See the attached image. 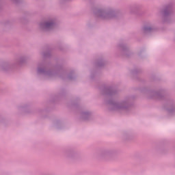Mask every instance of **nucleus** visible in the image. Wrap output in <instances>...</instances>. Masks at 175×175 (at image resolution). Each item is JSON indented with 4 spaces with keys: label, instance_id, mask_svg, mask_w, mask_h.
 I'll return each mask as SVG.
<instances>
[{
    "label": "nucleus",
    "instance_id": "nucleus-2",
    "mask_svg": "<svg viewBox=\"0 0 175 175\" xmlns=\"http://www.w3.org/2000/svg\"><path fill=\"white\" fill-rule=\"evenodd\" d=\"M107 105H109L110 110H114L115 111H123L131 106L129 99L128 98L119 102H114L113 100H111L107 102Z\"/></svg>",
    "mask_w": 175,
    "mask_h": 175
},
{
    "label": "nucleus",
    "instance_id": "nucleus-10",
    "mask_svg": "<svg viewBox=\"0 0 175 175\" xmlns=\"http://www.w3.org/2000/svg\"><path fill=\"white\" fill-rule=\"evenodd\" d=\"M27 59H28V57H27V56H21L16 59V62L17 65H23V64H25V62H27Z\"/></svg>",
    "mask_w": 175,
    "mask_h": 175
},
{
    "label": "nucleus",
    "instance_id": "nucleus-15",
    "mask_svg": "<svg viewBox=\"0 0 175 175\" xmlns=\"http://www.w3.org/2000/svg\"><path fill=\"white\" fill-rule=\"evenodd\" d=\"M168 112H169L170 114H174V113H175V108L173 107L172 109H169V110H168Z\"/></svg>",
    "mask_w": 175,
    "mask_h": 175
},
{
    "label": "nucleus",
    "instance_id": "nucleus-13",
    "mask_svg": "<svg viewBox=\"0 0 175 175\" xmlns=\"http://www.w3.org/2000/svg\"><path fill=\"white\" fill-rule=\"evenodd\" d=\"M8 68H10V65L5 64L2 66L3 70H8Z\"/></svg>",
    "mask_w": 175,
    "mask_h": 175
},
{
    "label": "nucleus",
    "instance_id": "nucleus-14",
    "mask_svg": "<svg viewBox=\"0 0 175 175\" xmlns=\"http://www.w3.org/2000/svg\"><path fill=\"white\" fill-rule=\"evenodd\" d=\"M18 109L19 110V111H25L27 110V108L25 107V106H19L18 107Z\"/></svg>",
    "mask_w": 175,
    "mask_h": 175
},
{
    "label": "nucleus",
    "instance_id": "nucleus-5",
    "mask_svg": "<svg viewBox=\"0 0 175 175\" xmlns=\"http://www.w3.org/2000/svg\"><path fill=\"white\" fill-rule=\"evenodd\" d=\"M116 154V151L113 150H105L100 152L98 157L100 159H103L104 161H107Z\"/></svg>",
    "mask_w": 175,
    "mask_h": 175
},
{
    "label": "nucleus",
    "instance_id": "nucleus-3",
    "mask_svg": "<svg viewBox=\"0 0 175 175\" xmlns=\"http://www.w3.org/2000/svg\"><path fill=\"white\" fill-rule=\"evenodd\" d=\"M95 15L102 20H111L116 17V11L110 7L102 8L95 12Z\"/></svg>",
    "mask_w": 175,
    "mask_h": 175
},
{
    "label": "nucleus",
    "instance_id": "nucleus-19",
    "mask_svg": "<svg viewBox=\"0 0 175 175\" xmlns=\"http://www.w3.org/2000/svg\"><path fill=\"white\" fill-rule=\"evenodd\" d=\"M124 137H126V134H124Z\"/></svg>",
    "mask_w": 175,
    "mask_h": 175
},
{
    "label": "nucleus",
    "instance_id": "nucleus-4",
    "mask_svg": "<svg viewBox=\"0 0 175 175\" xmlns=\"http://www.w3.org/2000/svg\"><path fill=\"white\" fill-rule=\"evenodd\" d=\"M57 25V19L51 17L40 24V27L42 31H51Z\"/></svg>",
    "mask_w": 175,
    "mask_h": 175
},
{
    "label": "nucleus",
    "instance_id": "nucleus-1",
    "mask_svg": "<svg viewBox=\"0 0 175 175\" xmlns=\"http://www.w3.org/2000/svg\"><path fill=\"white\" fill-rule=\"evenodd\" d=\"M37 73L46 76V77H55L57 75L59 76V77H64V75H65L61 70V67L56 66L54 69H49L46 64H38Z\"/></svg>",
    "mask_w": 175,
    "mask_h": 175
},
{
    "label": "nucleus",
    "instance_id": "nucleus-11",
    "mask_svg": "<svg viewBox=\"0 0 175 175\" xmlns=\"http://www.w3.org/2000/svg\"><path fill=\"white\" fill-rule=\"evenodd\" d=\"M68 158H76L77 157V152L75 151H70L67 152Z\"/></svg>",
    "mask_w": 175,
    "mask_h": 175
},
{
    "label": "nucleus",
    "instance_id": "nucleus-18",
    "mask_svg": "<svg viewBox=\"0 0 175 175\" xmlns=\"http://www.w3.org/2000/svg\"><path fill=\"white\" fill-rule=\"evenodd\" d=\"M97 65H98V66H103V62H100L98 63Z\"/></svg>",
    "mask_w": 175,
    "mask_h": 175
},
{
    "label": "nucleus",
    "instance_id": "nucleus-7",
    "mask_svg": "<svg viewBox=\"0 0 175 175\" xmlns=\"http://www.w3.org/2000/svg\"><path fill=\"white\" fill-rule=\"evenodd\" d=\"M155 31V27L152 25H146L142 28V32L144 33H150Z\"/></svg>",
    "mask_w": 175,
    "mask_h": 175
},
{
    "label": "nucleus",
    "instance_id": "nucleus-9",
    "mask_svg": "<svg viewBox=\"0 0 175 175\" xmlns=\"http://www.w3.org/2000/svg\"><path fill=\"white\" fill-rule=\"evenodd\" d=\"M81 118L84 121H88L90 118H91V113L88 111H83L81 113Z\"/></svg>",
    "mask_w": 175,
    "mask_h": 175
},
{
    "label": "nucleus",
    "instance_id": "nucleus-16",
    "mask_svg": "<svg viewBox=\"0 0 175 175\" xmlns=\"http://www.w3.org/2000/svg\"><path fill=\"white\" fill-rule=\"evenodd\" d=\"M73 74H69L68 76H67V79L68 80H73V77H72Z\"/></svg>",
    "mask_w": 175,
    "mask_h": 175
},
{
    "label": "nucleus",
    "instance_id": "nucleus-12",
    "mask_svg": "<svg viewBox=\"0 0 175 175\" xmlns=\"http://www.w3.org/2000/svg\"><path fill=\"white\" fill-rule=\"evenodd\" d=\"M119 49L122 51V53H126V51H128V46L126 44L119 45Z\"/></svg>",
    "mask_w": 175,
    "mask_h": 175
},
{
    "label": "nucleus",
    "instance_id": "nucleus-6",
    "mask_svg": "<svg viewBox=\"0 0 175 175\" xmlns=\"http://www.w3.org/2000/svg\"><path fill=\"white\" fill-rule=\"evenodd\" d=\"M161 14L164 18H167V17H170V14H172V6H165L163 10L161 12Z\"/></svg>",
    "mask_w": 175,
    "mask_h": 175
},
{
    "label": "nucleus",
    "instance_id": "nucleus-17",
    "mask_svg": "<svg viewBox=\"0 0 175 175\" xmlns=\"http://www.w3.org/2000/svg\"><path fill=\"white\" fill-rule=\"evenodd\" d=\"M43 55L45 58H47V57H50V53L49 52L44 53Z\"/></svg>",
    "mask_w": 175,
    "mask_h": 175
},
{
    "label": "nucleus",
    "instance_id": "nucleus-8",
    "mask_svg": "<svg viewBox=\"0 0 175 175\" xmlns=\"http://www.w3.org/2000/svg\"><path fill=\"white\" fill-rule=\"evenodd\" d=\"M117 92L113 89V88H107L105 89V95H107L108 96H113V95H116Z\"/></svg>",
    "mask_w": 175,
    "mask_h": 175
}]
</instances>
